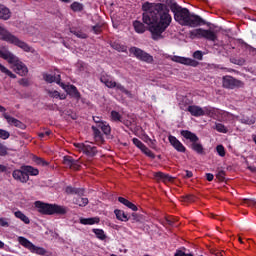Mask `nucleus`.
<instances>
[{
    "label": "nucleus",
    "mask_w": 256,
    "mask_h": 256,
    "mask_svg": "<svg viewBox=\"0 0 256 256\" xmlns=\"http://www.w3.org/2000/svg\"><path fill=\"white\" fill-rule=\"evenodd\" d=\"M142 11L143 22L135 20L133 22L134 31L143 34L146 31L145 25H147L153 41L163 39V33L167 31L171 21H173L167 5L145 2L142 5Z\"/></svg>",
    "instance_id": "f257e3e1"
},
{
    "label": "nucleus",
    "mask_w": 256,
    "mask_h": 256,
    "mask_svg": "<svg viewBox=\"0 0 256 256\" xmlns=\"http://www.w3.org/2000/svg\"><path fill=\"white\" fill-rule=\"evenodd\" d=\"M166 3L174 14L175 21H177L179 25L186 27H201V25H205V20H203L201 16L191 14L189 9L179 6L175 0H167Z\"/></svg>",
    "instance_id": "f03ea898"
},
{
    "label": "nucleus",
    "mask_w": 256,
    "mask_h": 256,
    "mask_svg": "<svg viewBox=\"0 0 256 256\" xmlns=\"http://www.w3.org/2000/svg\"><path fill=\"white\" fill-rule=\"evenodd\" d=\"M0 58L4 59V61H7L9 65H13L15 73L17 75H20V77H25L27 73H29V69L27 68V65L20 61L19 57H17L15 54H13L11 51H9L6 48L0 49Z\"/></svg>",
    "instance_id": "7ed1b4c3"
},
{
    "label": "nucleus",
    "mask_w": 256,
    "mask_h": 256,
    "mask_svg": "<svg viewBox=\"0 0 256 256\" xmlns=\"http://www.w3.org/2000/svg\"><path fill=\"white\" fill-rule=\"evenodd\" d=\"M34 206L40 215H65V208L57 204L36 201Z\"/></svg>",
    "instance_id": "20e7f679"
},
{
    "label": "nucleus",
    "mask_w": 256,
    "mask_h": 256,
    "mask_svg": "<svg viewBox=\"0 0 256 256\" xmlns=\"http://www.w3.org/2000/svg\"><path fill=\"white\" fill-rule=\"evenodd\" d=\"M0 39H2V41H7V43H11L12 45H16V47L23 49L26 53H30L31 51L29 44L11 34L3 26H0Z\"/></svg>",
    "instance_id": "39448f33"
},
{
    "label": "nucleus",
    "mask_w": 256,
    "mask_h": 256,
    "mask_svg": "<svg viewBox=\"0 0 256 256\" xmlns=\"http://www.w3.org/2000/svg\"><path fill=\"white\" fill-rule=\"evenodd\" d=\"M180 135L182 137H184V139H186L187 141H190V143H192L190 145V149L192 151H195L196 153H198V155H203V153H204L203 144H201V142H199V137L196 136L195 133H193L189 130H182V131H180Z\"/></svg>",
    "instance_id": "423d86ee"
},
{
    "label": "nucleus",
    "mask_w": 256,
    "mask_h": 256,
    "mask_svg": "<svg viewBox=\"0 0 256 256\" xmlns=\"http://www.w3.org/2000/svg\"><path fill=\"white\" fill-rule=\"evenodd\" d=\"M190 39H207V41H217V34L212 30L197 28L189 32Z\"/></svg>",
    "instance_id": "0eeeda50"
},
{
    "label": "nucleus",
    "mask_w": 256,
    "mask_h": 256,
    "mask_svg": "<svg viewBox=\"0 0 256 256\" xmlns=\"http://www.w3.org/2000/svg\"><path fill=\"white\" fill-rule=\"evenodd\" d=\"M18 243L22 245V247H25V249H28L30 253H35L36 255H46L47 250L43 247L35 246L29 239L19 236L18 237Z\"/></svg>",
    "instance_id": "6e6552de"
},
{
    "label": "nucleus",
    "mask_w": 256,
    "mask_h": 256,
    "mask_svg": "<svg viewBox=\"0 0 256 256\" xmlns=\"http://www.w3.org/2000/svg\"><path fill=\"white\" fill-rule=\"evenodd\" d=\"M75 147L82 151L87 157H95L97 155V147H95L94 143L85 142V143H78L75 144Z\"/></svg>",
    "instance_id": "1a4fd4ad"
},
{
    "label": "nucleus",
    "mask_w": 256,
    "mask_h": 256,
    "mask_svg": "<svg viewBox=\"0 0 256 256\" xmlns=\"http://www.w3.org/2000/svg\"><path fill=\"white\" fill-rule=\"evenodd\" d=\"M222 87L224 89H237L243 87V82L235 79L233 76L226 75L222 78Z\"/></svg>",
    "instance_id": "9d476101"
},
{
    "label": "nucleus",
    "mask_w": 256,
    "mask_h": 256,
    "mask_svg": "<svg viewBox=\"0 0 256 256\" xmlns=\"http://www.w3.org/2000/svg\"><path fill=\"white\" fill-rule=\"evenodd\" d=\"M187 110L193 117H203V115H211L215 110L209 107H200V106H188Z\"/></svg>",
    "instance_id": "9b49d317"
},
{
    "label": "nucleus",
    "mask_w": 256,
    "mask_h": 256,
    "mask_svg": "<svg viewBox=\"0 0 256 256\" xmlns=\"http://www.w3.org/2000/svg\"><path fill=\"white\" fill-rule=\"evenodd\" d=\"M130 53L136 56L137 59H140V61H145L146 63H151L153 61V56L137 47L130 48Z\"/></svg>",
    "instance_id": "f8f14e48"
},
{
    "label": "nucleus",
    "mask_w": 256,
    "mask_h": 256,
    "mask_svg": "<svg viewBox=\"0 0 256 256\" xmlns=\"http://www.w3.org/2000/svg\"><path fill=\"white\" fill-rule=\"evenodd\" d=\"M170 59L174 61V63H181V65H189L190 67H197V65H199V62L191 58L171 56Z\"/></svg>",
    "instance_id": "ddd939ff"
},
{
    "label": "nucleus",
    "mask_w": 256,
    "mask_h": 256,
    "mask_svg": "<svg viewBox=\"0 0 256 256\" xmlns=\"http://www.w3.org/2000/svg\"><path fill=\"white\" fill-rule=\"evenodd\" d=\"M168 141H169L170 145L173 146L175 151H178V153H185V151H187V148L185 147V145H183V143L181 141H179V139H177V137H175L173 135H169Z\"/></svg>",
    "instance_id": "4468645a"
},
{
    "label": "nucleus",
    "mask_w": 256,
    "mask_h": 256,
    "mask_svg": "<svg viewBox=\"0 0 256 256\" xmlns=\"http://www.w3.org/2000/svg\"><path fill=\"white\" fill-rule=\"evenodd\" d=\"M12 177L15 181H19L20 183H27V181H29V176L23 170V166H21L20 169L14 170Z\"/></svg>",
    "instance_id": "2eb2a0df"
},
{
    "label": "nucleus",
    "mask_w": 256,
    "mask_h": 256,
    "mask_svg": "<svg viewBox=\"0 0 256 256\" xmlns=\"http://www.w3.org/2000/svg\"><path fill=\"white\" fill-rule=\"evenodd\" d=\"M4 119H6L7 123L9 125H13L14 127H17L18 129H26L27 126L21 122V120H18L16 118H14L13 116H10L7 113L3 114Z\"/></svg>",
    "instance_id": "dca6fc26"
},
{
    "label": "nucleus",
    "mask_w": 256,
    "mask_h": 256,
    "mask_svg": "<svg viewBox=\"0 0 256 256\" xmlns=\"http://www.w3.org/2000/svg\"><path fill=\"white\" fill-rule=\"evenodd\" d=\"M43 79L46 83H57V85H61V74L44 73Z\"/></svg>",
    "instance_id": "f3484780"
},
{
    "label": "nucleus",
    "mask_w": 256,
    "mask_h": 256,
    "mask_svg": "<svg viewBox=\"0 0 256 256\" xmlns=\"http://www.w3.org/2000/svg\"><path fill=\"white\" fill-rule=\"evenodd\" d=\"M0 19L2 21H9L11 19V9L0 3Z\"/></svg>",
    "instance_id": "a211bd4d"
},
{
    "label": "nucleus",
    "mask_w": 256,
    "mask_h": 256,
    "mask_svg": "<svg viewBox=\"0 0 256 256\" xmlns=\"http://www.w3.org/2000/svg\"><path fill=\"white\" fill-rule=\"evenodd\" d=\"M216 113H219V115H221V118L219 119V121L227 122V121H235V119H239V116H235L226 111L216 110Z\"/></svg>",
    "instance_id": "6ab92c4d"
},
{
    "label": "nucleus",
    "mask_w": 256,
    "mask_h": 256,
    "mask_svg": "<svg viewBox=\"0 0 256 256\" xmlns=\"http://www.w3.org/2000/svg\"><path fill=\"white\" fill-rule=\"evenodd\" d=\"M65 91H66L67 95H70V97H74V99H79L81 97V94L77 90V87H75L73 85H66Z\"/></svg>",
    "instance_id": "aec40b11"
},
{
    "label": "nucleus",
    "mask_w": 256,
    "mask_h": 256,
    "mask_svg": "<svg viewBox=\"0 0 256 256\" xmlns=\"http://www.w3.org/2000/svg\"><path fill=\"white\" fill-rule=\"evenodd\" d=\"M100 81L109 89H115V85L117 83L113 80V78H111L110 76H105V75L101 76Z\"/></svg>",
    "instance_id": "412c9836"
},
{
    "label": "nucleus",
    "mask_w": 256,
    "mask_h": 256,
    "mask_svg": "<svg viewBox=\"0 0 256 256\" xmlns=\"http://www.w3.org/2000/svg\"><path fill=\"white\" fill-rule=\"evenodd\" d=\"M101 219L99 217L80 218L81 225H99Z\"/></svg>",
    "instance_id": "4be33fe9"
},
{
    "label": "nucleus",
    "mask_w": 256,
    "mask_h": 256,
    "mask_svg": "<svg viewBox=\"0 0 256 256\" xmlns=\"http://www.w3.org/2000/svg\"><path fill=\"white\" fill-rule=\"evenodd\" d=\"M22 169L28 177L29 175H31L32 177H37V175H39V169L34 168L33 166L23 165Z\"/></svg>",
    "instance_id": "5701e85b"
},
{
    "label": "nucleus",
    "mask_w": 256,
    "mask_h": 256,
    "mask_svg": "<svg viewBox=\"0 0 256 256\" xmlns=\"http://www.w3.org/2000/svg\"><path fill=\"white\" fill-rule=\"evenodd\" d=\"M74 205H78V207H87L89 205V198L76 196L73 198Z\"/></svg>",
    "instance_id": "b1692460"
},
{
    "label": "nucleus",
    "mask_w": 256,
    "mask_h": 256,
    "mask_svg": "<svg viewBox=\"0 0 256 256\" xmlns=\"http://www.w3.org/2000/svg\"><path fill=\"white\" fill-rule=\"evenodd\" d=\"M155 178L158 181H163V183H169V182L173 181L172 176H169V174H165V173H162V172L156 173Z\"/></svg>",
    "instance_id": "393cba45"
},
{
    "label": "nucleus",
    "mask_w": 256,
    "mask_h": 256,
    "mask_svg": "<svg viewBox=\"0 0 256 256\" xmlns=\"http://www.w3.org/2000/svg\"><path fill=\"white\" fill-rule=\"evenodd\" d=\"M65 167H69V169H74L77 170L79 169V164L77 163V161L71 159V157L66 156L65 157Z\"/></svg>",
    "instance_id": "a878e982"
},
{
    "label": "nucleus",
    "mask_w": 256,
    "mask_h": 256,
    "mask_svg": "<svg viewBox=\"0 0 256 256\" xmlns=\"http://www.w3.org/2000/svg\"><path fill=\"white\" fill-rule=\"evenodd\" d=\"M99 129L100 128L97 126H92L93 135L96 143H103V134Z\"/></svg>",
    "instance_id": "bb28decb"
},
{
    "label": "nucleus",
    "mask_w": 256,
    "mask_h": 256,
    "mask_svg": "<svg viewBox=\"0 0 256 256\" xmlns=\"http://www.w3.org/2000/svg\"><path fill=\"white\" fill-rule=\"evenodd\" d=\"M92 233L99 239L100 241H105L107 239V234L103 229L94 228L92 229Z\"/></svg>",
    "instance_id": "cd10ccee"
},
{
    "label": "nucleus",
    "mask_w": 256,
    "mask_h": 256,
    "mask_svg": "<svg viewBox=\"0 0 256 256\" xmlns=\"http://www.w3.org/2000/svg\"><path fill=\"white\" fill-rule=\"evenodd\" d=\"M14 215L17 219H21L23 223H25V225H29V223H31V220L29 219V217H27V215H25L23 212L19 210L16 211Z\"/></svg>",
    "instance_id": "c85d7f7f"
},
{
    "label": "nucleus",
    "mask_w": 256,
    "mask_h": 256,
    "mask_svg": "<svg viewBox=\"0 0 256 256\" xmlns=\"http://www.w3.org/2000/svg\"><path fill=\"white\" fill-rule=\"evenodd\" d=\"M0 72L4 73L7 77H10V79H17V75L13 74L11 70H9L7 67H5L3 64L0 63Z\"/></svg>",
    "instance_id": "c756f323"
},
{
    "label": "nucleus",
    "mask_w": 256,
    "mask_h": 256,
    "mask_svg": "<svg viewBox=\"0 0 256 256\" xmlns=\"http://www.w3.org/2000/svg\"><path fill=\"white\" fill-rule=\"evenodd\" d=\"M237 121H240V123H242L243 125H255V119L249 118L247 116H238Z\"/></svg>",
    "instance_id": "7c9ffc66"
},
{
    "label": "nucleus",
    "mask_w": 256,
    "mask_h": 256,
    "mask_svg": "<svg viewBox=\"0 0 256 256\" xmlns=\"http://www.w3.org/2000/svg\"><path fill=\"white\" fill-rule=\"evenodd\" d=\"M114 214L116 215V218L118 221H129V218L127 217V214L123 210H115Z\"/></svg>",
    "instance_id": "2f4dec72"
},
{
    "label": "nucleus",
    "mask_w": 256,
    "mask_h": 256,
    "mask_svg": "<svg viewBox=\"0 0 256 256\" xmlns=\"http://www.w3.org/2000/svg\"><path fill=\"white\" fill-rule=\"evenodd\" d=\"M115 89H117V91H121V93H124L125 95H127L128 97H133V94H131V91L127 90L125 88V86H123L120 83L116 82V85L114 87Z\"/></svg>",
    "instance_id": "473e14b6"
},
{
    "label": "nucleus",
    "mask_w": 256,
    "mask_h": 256,
    "mask_svg": "<svg viewBox=\"0 0 256 256\" xmlns=\"http://www.w3.org/2000/svg\"><path fill=\"white\" fill-rule=\"evenodd\" d=\"M98 127L101 129L104 135H109V133H111V126H109V123L107 122L98 125Z\"/></svg>",
    "instance_id": "72a5a7b5"
},
{
    "label": "nucleus",
    "mask_w": 256,
    "mask_h": 256,
    "mask_svg": "<svg viewBox=\"0 0 256 256\" xmlns=\"http://www.w3.org/2000/svg\"><path fill=\"white\" fill-rule=\"evenodd\" d=\"M214 129L218 131V133H228L229 129L221 123H215Z\"/></svg>",
    "instance_id": "f704fd0d"
},
{
    "label": "nucleus",
    "mask_w": 256,
    "mask_h": 256,
    "mask_svg": "<svg viewBox=\"0 0 256 256\" xmlns=\"http://www.w3.org/2000/svg\"><path fill=\"white\" fill-rule=\"evenodd\" d=\"M243 205H247L248 207H256V199L253 198H244L242 200Z\"/></svg>",
    "instance_id": "c9c22d12"
},
{
    "label": "nucleus",
    "mask_w": 256,
    "mask_h": 256,
    "mask_svg": "<svg viewBox=\"0 0 256 256\" xmlns=\"http://www.w3.org/2000/svg\"><path fill=\"white\" fill-rule=\"evenodd\" d=\"M34 163H36V165H41V167H47V165H49V163L47 161H45L43 158L37 157L35 156L33 158Z\"/></svg>",
    "instance_id": "e433bc0d"
},
{
    "label": "nucleus",
    "mask_w": 256,
    "mask_h": 256,
    "mask_svg": "<svg viewBox=\"0 0 256 256\" xmlns=\"http://www.w3.org/2000/svg\"><path fill=\"white\" fill-rule=\"evenodd\" d=\"M71 9L74 12H79L83 9V4L79 3V2H74L71 4Z\"/></svg>",
    "instance_id": "4c0bfd02"
},
{
    "label": "nucleus",
    "mask_w": 256,
    "mask_h": 256,
    "mask_svg": "<svg viewBox=\"0 0 256 256\" xmlns=\"http://www.w3.org/2000/svg\"><path fill=\"white\" fill-rule=\"evenodd\" d=\"M65 191L70 195H73V194L81 195V192L79 191V189L73 188L71 186H67Z\"/></svg>",
    "instance_id": "58836bf2"
},
{
    "label": "nucleus",
    "mask_w": 256,
    "mask_h": 256,
    "mask_svg": "<svg viewBox=\"0 0 256 256\" xmlns=\"http://www.w3.org/2000/svg\"><path fill=\"white\" fill-rule=\"evenodd\" d=\"M9 137H11V134L4 129H0V139H9Z\"/></svg>",
    "instance_id": "ea45409f"
},
{
    "label": "nucleus",
    "mask_w": 256,
    "mask_h": 256,
    "mask_svg": "<svg viewBox=\"0 0 256 256\" xmlns=\"http://www.w3.org/2000/svg\"><path fill=\"white\" fill-rule=\"evenodd\" d=\"M216 151L220 157H225V147L223 145H218Z\"/></svg>",
    "instance_id": "a19ab883"
},
{
    "label": "nucleus",
    "mask_w": 256,
    "mask_h": 256,
    "mask_svg": "<svg viewBox=\"0 0 256 256\" xmlns=\"http://www.w3.org/2000/svg\"><path fill=\"white\" fill-rule=\"evenodd\" d=\"M140 150L142 151V153H144L145 155H147V157H155V156L153 155V152H151L150 149L147 148V146H145V145H144Z\"/></svg>",
    "instance_id": "79ce46f5"
},
{
    "label": "nucleus",
    "mask_w": 256,
    "mask_h": 256,
    "mask_svg": "<svg viewBox=\"0 0 256 256\" xmlns=\"http://www.w3.org/2000/svg\"><path fill=\"white\" fill-rule=\"evenodd\" d=\"M111 117H112L113 121H121V114H119V112H117V111H112Z\"/></svg>",
    "instance_id": "37998d69"
},
{
    "label": "nucleus",
    "mask_w": 256,
    "mask_h": 256,
    "mask_svg": "<svg viewBox=\"0 0 256 256\" xmlns=\"http://www.w3.org/2000/svg\"><path fill=\"white\" fill-rule=\"evenodd\" d=\"M194 59H198V61H203V52L197 50L193 53Z\"/></svg>",
    "instance_id": "c03bdc74"
},
{
    "label": "nucleus",
    "mask_w": 256,
    "mask_h": 256,
    "mask_svg": "<svg viewBox=\"0 0 256 256\" xmlns=\"http://www.w3.org/2000/svg\"><path fill=\"white\" fill-rule=\"evenodd\" d=\"M7 155V146L0 143V157H5Z\"/></svg>",
    "instance_id": "a18cd8bd"
},
{
    "label": "nucleus",
    "mask_w": 256,
    "mask_h": 256,
    "mask_svg": "<svg viewBox=\"0 0 256 256\" xmlns=\"http://www.w3.org/2000/svg\"><path fill=\"white\" fill-rule=\"evenodd\" d=\"M133 144L138 147V149H141L145 144H143V142H141V140L137 139V138H133L132 139Z\"/></svg>",
    "instance_id": "49530a36"
},
{
    "label": "nucleus",
    "mask_w": 256,
    "mask_h": 256,
    "mask_svg": "<svg viewBox=\"0 0 256 256\" xmlns=\"http://www.w3.org/2000/svg\"><path fill=\"white\" fill-rule=\"evenodd\" d=\"M93 121H94V123H96V125L94 127H99V125H101L102 123L105 122L99 116H94Z\"/></svg>",
    "instance_id": "de8ad7c7"
},
{
    "label": "nucleus",
    "mask_w": 256,
    "mask_h": 256,
    "mask_svg": "<svg viewBox=\"0 0 256 256\" xmlns=\"http://www.w3.org/2000/svg\"><path fill=\"white\" fill-rule=\"evenodd\" d=\"M19 85L22 87H29V80L27 78H22L18 81Z\"/></svg>",
    "instance_id": "09e8293b"
},
{
    "label": "nucleus",
    "mask_w": 256,
    "mask_h": 256,
    "mask_svg": "<svg viewBox=\"0 0 256 256\" xmlns=\"http://www.w3.org/2000/svg\"><path fill=\"white\" fill-rule=\"evenodd\" d=\"M101 25L97 24L95 26L92 27V31L93 33H95V35H99V33H101Z\"/></svg>",
    "instance_id": "8fccbe9b"
},
{
    "label": "nucleus",
    "mask_w": 256,
    "mask_h": 256,
    "mask_svg": "<svg viewBox=\"0 0 256 256\" xmlns=\"http://www.w3.org/2000/svg\"><path fill=\"white\" fill-rule=\"evenodd\" d=\"M114 48L117 50V51H120L122 53H125V51H127V47H125L124 45H119V44H116L114 46Z\"/></svg>",
    "instance_id": "3c124183"
},
{
    "label": "nucleus",
    "mask_w": 256,
    "mask_h": 256,
    "mask_svg": "<svg viewBox=\"0 0 256 256\" xmlns=\"http://www.w3.org/2000/svg\"><path fill=\"white\" fill-rule=\"evenodd\" d=\"M217 179H219V181H223V179H225V171L220 170L217 174H216Z\"/></svg>",
    "instance_id": "603ef678"
},
{
    "label": "nucleus",
    "mask_w": 256,
    "mask_h": 256,
    "mask_svg": "<svg viewBox=\"0 0 256 256\" xmlns=\"http://www.w3.org/2000/svg\"><path fill=\"white\" fill-rule=\"evenodd\" d=\"M49 135H51V131H50V130L39 133V134H38V137H39L40 139H43V138H45V137H49Z\"/></svg>",
    "instance_id": "864d4df0"
},
{
    "label": "nucleus",
    "mask_w": 256,
    "mask_h": 256,
    "mask_svg": "<svg viewBox=\"0 0 256 256\" xmlns=\"http://www.w3.org/2000/svg\"><path fill=\"white\" fill-rule=\"evenodd\" d=\"M126 207H128V209H131L132 211H137V206L130 201L126 203Z\"/></svg>",
    "instance_id": "5fc2aeb1"
},
{
    "label": "nucleus",
    "mask_w": 256,
    "mask_h": 256,
    "mask_svg": "<svg viewBox=\"0 0 256 256\" xmlns=\"http://www.w3.org/2000/svg\"><path fill=\"white\" fill-rule=\"evenodd\" d=\"M126 207H128V209H131L132 211H137V206L130 201L126 203Z\"/></svg>",
    "instance_id": "6e6d98bb"
},
{
    "label": "nucleus",
    "mask_w": 256,
    "mask_h": 256,
    "mask_svg": "<svg viewBox=\"0 0 256 256\" xmlns=\"http://www.w3.org/2000/svg\"><path fill=\"white\" fill-rule=\"evenodd\" d=\"M0 227H9V222H7V218H0Z\"/></svg>",
    "instance_id": "4d7b16f0"
},
{
    "label": "nucleus",
    "mask_w": 256,
    "mask_h": 256,
    "mask_svg": "<svg viewBox=\"0 0 256 256\" xmlns=\"http://www.w3.org/2000/svg\"><path fill=\"white\" fill-rule=\"evenodd\" d=\"M184 201H186V203H193V201H195V196L188 195L184 198Z\"/></svg>",
    "instance_id": "13d9d810"
},
{
    "label": "nucleus",
    "mask_w": 256,
    "mask_h": 256,
    "mask_svg": "<svg viewBox=\"0 0 256 256\" xmlns=\"http://www.w3.org/2000/svg\"><path fill=\"white\" fill-rule=\"evenodd\" d=\"M52 97H55L56 99L58 97H60V99H63V95L61 96V94L59 93V91H53L52 92Z\"/></svg>",
    "instance_id": "bf43d9fd"
},
{
    "label": "nucleus",
    "mask_w": 256,
    "mask_h": 256,
    "mask_svg": "<svg viewBox=\"0 0 256 256\" xmlns=\"http://www.w3.org/2000/svg\"><path fill=\"white\" fill-rule=\"evenodd\" d=\"M184 177H186V179H191V177H193V172L186 170Z\"/></svg>",
    "instance_id": "052dcab7"
},
{
    "label": "nucleus",
    "mask_w": 256,
    "mask_h": 256,
    "mask_svg": "<svg viewBox=\"0 0 256 256\" xmlns=\"http://www.w3.org/2000/svg\"><path fill=\"white\" fill-rule=\"evenodd\" d=\"M118 201H119V203H122V205L126 206L129 200H127V199H125L123 197H119Z\"/></svg>",
    "instance_id": "680f3d73"
},
{
    "label": "nucleus",
    "mask_w": 256,
    "mask_h": 256,
    "mask_svg": "<svg viewBox=\"0 0 256 256\" xmlns=\"http://www.w3.org/2000/svg\"><path fill=\"white\" fill-rule=\"evenodd\" d=\"M214 177H215V176H213V174H211V173H207V174H206V179H207V181H213Z\"/></svg>",
    "instance_id": "e2e57ef3"
},
{
    "label": "nucleus",
    "mask_w": 256,
    "mask_h": 256,
    "mask_svg": "<svg viewBox=\"0 0 256 256\" xmlns=\"http://www.w3.org/2000/svg\"><path fill=\"white\" fill-rule=\"evenodd\" d=\"M76 36H78L80 39H87V34L85 33H76Z\"/></svg>",
    "instance_id": "0e129e2a"
},
{
    "label": "nucleus",
    "mask_w": 256,
    "mask_h": 256,
    "mask_svg": "<svg viewBox=\"0 0 256 256\" xmlns=\"http://www.w3.org/2000/svg\"><path fill=\"white\" fill-rule=\"evenodd\" d=\"M212 254L215 256H223L225 255V252L213 251Z\"/></svg>",
    "instance_id": "69168bd1"
},
{
    "label": "nucleus",
    "mask_w": 256,
    "mask_h": 256,
    "mask_svg": "<svg viewBox=\"0 0 256 256\" xmlns=\"http://www.w3.org/2000/svg\"><path fill=\"white\" fill-rule=\"evenodd\" d=\"M7 171V166L0 164V172L5 173Z\"/></svg>",
    "instance_id": "338daca9"
},
{
    "label": "nucleus",
    "mask_w": 256,
    "mask_h": 256,
    "mask_svg": "<svg viewBox=\"0 0 256 256\" xmlns=\"http://www.w3.org/2000/svg\"><path fill=\"white\" fill-rule=\"evenodd\" d=\"M66 117H70V119H77V114H75V113L66 114Z\"/></svg>",
    "instance_id": "774afa93"
}]
</instances>
